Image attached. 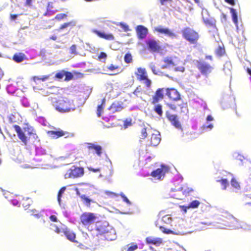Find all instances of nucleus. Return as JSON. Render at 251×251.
<instances>
[{
  "label": "nucleus",
  "mask_w": 251,
  "mask_h": 251,
  "mask_svg": "<svg viewBox=\"0 0 251 251\" xmlns=\"http://www.w3.org/2000/svg\"><path fill=\"white\" fill-rule=\"evenodd\" d=\"M52 105L57 111L61 113L69 112L71 109V104L70 101L64 98L56 100L53 102Z\"/></svg>",
  "instance_id": "nucleus-1"
},
{
  "label": "nucleus",
  "mask_w": 251,
  "mask_h": 251,
  "mask_svg": "<svg viewBox=\"0 0 251 251\" xmlns=\"http://www.w3.org/2000/svg\"><path fill=\"white\" fill-rule=\"evenodd\" d=\"M96 219V215L91 212H84L80 217V223L87 228L92 224H93Z\"/></svg>",
  "instance_id": "nucleus-2"
},
{
  "label": "nucleus",
  "mask_w": 251,
  "mask_h": 251,
  "mask_svg": "<svg viewBox=\"0 0 251 251\" xmlns=\"http://www.w3.org/2000/svg\"><path fill=\"white\" fill-rule=\"evenodd\" d=\"M182 35L184 39L192 44L196 43L199 38L198 33L190 27L182 30Z\"/></svg>",
  "instance_id": "nucleus-3"
},
{
  "label": "nucleus",
  "mask_w": 251,
  "mask_h": 251,
  "mask_svg": "<svg viewBox=\"0 0 251 251\" xmlns=\"http://www.w3.org/2000/svg\"><path fill=\"white\" fill-rule=\"evenodd\" d=\"M84 174V169L82 167H78L73 166L68 171L66 176V177L70 178H76L81 177Z\"/></svg>",
  "instance_id": "nucleus-4"
},
{
  "label": "nucleus",
  "mask_w": 251,
  "mask_h": 251,
  "mask_svg": "<svg viewBox=\"0 0 251 251\" xmlns=\"http://www.w3.org/2000/svg\"><path fill=\"white\" fill-rule=\"evenodd\" d=\"M135 74L137 75V78L142 81L146 86L150 87L151 81L148 78L147 72L145 68H138Z\"/></svg>",
  "instance_id": "nucleus-5"
},
{
  "label": "nucleus",
  "mask_w": 251,
  "mask_h": 251,
  "mask_svg": "<svg viewBox=\"0 0 251 251\" xmlns=\"http://www.w3.org/2000/svg\"><path fill=\"white\" fill-rule=\"evenodd\" d=\"M169 167L165 165H162L161 167L152 171L151 176L156 180H161L164 178L165 174L168 172Z\"/></svg>",
  "instance_id": "nucleus-6"
},
{
  "label": "nucleus",
  "mask_w": 251,
  "mask_h": 251,
  "mask_svg": "<svg viewBox=\"0 0 251 251\" xmlns=\"http://www.w3.org/2000/svg\"><path fill=\"white\" fill-rule=\"evenodd\" d=\"M230 221V224L228 225V226L233 228H244L246 230L249 229V226L246 225L243 222H239L237 219L234 217L233 216H229L228 219Z\"/></svg>",
  "instance_id": "nucleus-7"
},
{
  "label": "nucleus",
  "mask_w": 251,
  "mask_h": 251,
  "mask_svg": "<svg viewBox=\"0 0 251 251\" xmlns=\"http://www.w3.org/2000/svg\"><path fill=\"white\" fill-rule=\"evenodd\" d=\"M149 50L152 52L158 51L160 50V42L158 40L150 39L146 42Z\"/></svg>",
  "instance_id": "nucleus-8"
},
{
  "label": "nucleus",
  "mask_w": 251,
  "mask_h": 251,
  "mask_svg": "<svg viewBox=\"0 0 251 251\" xmlns=\"http://www.w3.org/2000/svg\"><path fill=\"white\" fill-rule=\"evenodd\" d=\"M86 148L88 151L95 152L99 156H100L102 154V148L99 145L92 143H87L86 144Z\"/></svg>",
  "instance_id": "nucleus-9"
},
{
  "label": "nucleus",
  "mask_w": 251,
  "mask_h": 251,
  "mask_svg": "<svg viewBox=\"0 0 251 251\" xmlns=\"http://www.w3.org/2000/svg\"><path fill=\"white\" fill-rule=\"evenodd\" d=\"M198 67L201 73L204 75H207L210 73L213 70L212 67L204 61L199 62Z\"/></svg>",
  "instance_id": "nucleus-10"
},
{
  "label": "nucleus",
  "mask_w": 251,
  "mask_h": 251,
  "mask_svg": "<svg viewBox=\"0 0 251 251\" xmlns=\"http://www.w3.org/2000/svg\"><path fill=\"white\" fill-rule=\"evenodd\" d=\"M154 30L160 33L163 34L165 36L172 39L176 37V35L168 28L164 27L162 26H158L154 28Z\"/></svg>",
  "instance_id": "nucleus-11"
},
{
  "label": "nucleus",
  "mask_w": 251,
  "mask_h": 251,
  "mask_svg": "<svg viewBox=\"0 0 251 251\" xmlns=\"http://www.w3.org/2000/svg\"><path fill=\"white\" fill-rule=\"evenodd\" d=\"M166 116L172 125H173L176 128L182 130L181 125L178 121L177 115L172 114L167 112L166 113Z\"/></svg>",
  "instance_id": "nucleus-12"
},
{
  "label": "nucleus",
  "mask_w": 251,
  "mask_h": 251,
  "mask_svg": "<svg viewBox=\"0 0 251 251\" xmlns=\"http://www.w3.org/2000/svg\"><path fill=\"white\" fill-rule=\"evenodd\" d=\"M165 94L168 96L170 99L175 101H177L180 99V94L176 89L173 88H166V90H165Z\"/></svg>",
  "instance_id": "nucleus-13"
},
{
  "label": "nucleus",
  "mask_w": 251,
  "mask_h": 251,
  "mask_svg": "<svg viewBox=\"0 0 251 251\" xmlns=\"http://www.w3.org/2000/svg\"><path fill=\"white\" fill-rule=\"evenodd\" d=\"M110 228V227L108 226V223L105 221H99L97 222L96 225V230L100 235L105 233Z\"/></svg>",
  "instance_id": "nucleus-14"
},
{
  "label": "nucleus",
  "mask_w": 251,
  "mask_h": 251,
  "mask_svg": "<svg viewBox=\"0 0 251 251\" xmlns=\"http://www.w3.org/2000/svg\"><path fill=\"white\" fill-rule=\"evenodd\" d=\"M202 6L203 5L202 4V6L201 7L202 9L201 16L203 22L206 25H213L214 24V21L210 17L207 10L204 8Z\"/></svg>",
  "instance_id": "nucleus-15"
},
{
  "label": "nucleus",
  "mask_w": 251,
  "mask_h": 251,
  "mask_svg": "<svg viewBox=\"0 0 251 251\" xmlns=\"http://www.w3.org/2000/svg\"><path fill=\"white\" fill-rule=\"evenodd\" d=\"M13 127L14 128L15 131L17 133V135L18 138L21 140V141L23 143L24 145H27V138L25 136L24 132L23 131L21 127L17 125H14Z\"/></svg>",
  "instance_id": "nucleus-16"
},
{
  "label": "nucleus",
  "mask_w": 251,
  "mask_h": 251,
  "mask_svg": "<svg viewBox=\"0 0 251 251\" xmlns=\"http://www.w3.org/2000/svg\"><path fill=\"white\" fill-rule=\"evenodd\" d=\"M13 127L14 128L15 131L17 133V135L18 138L21 140V141L23 143L24 145H27V138L25 136L24 132L23 131L21 127L17 125H14Z\"/></svg>",
  "instance_id": "nucleus-17"
},
{
  "label": "nucleus",
  "mask_w": 251,
  "mask_h": 251,
  "mask_svg": "<svg viewBox=\"0 0 251 251\" xmlns=\"http://www.w3.org/2000/svg\"><path fill=\"white\" fill-rule=\"evenodd\" d=\"M151 134V144L152 146H156L158 145L161 140L160 133L158 131L153 130Z\"/></svg>",
  "instance_id": "nucleus-18"
},
{
  "label": "nucleus",
  "mask_w": 251,
  "mask_h": 251,
  "mask_svg": "<svg viewBox=\"0 0 251 251\" xmlns=\"http://www.w3.org/2000/svg\"><path fill=\"white\" fill-rule=\"evenodd\" d=\"M92 32L97 34L99 37L107 40H113L114 39L113 35L111 33H105L97 29H93Z\"/></svg>",
  "instance_id": "nucleus-19"
},
{
  "label": "nucleus",
  "mask_w": 251,
  "mask_h": 251,
  "mask_svg": "<svg viewBox=\"0 0 251 251\" xmlns=\"http://www.w3.org/2000/svg\"><path fill=\"white\" fill-rule=\"evenodd\" d=\"M66 132L61 129L56 130H50L47 132L48 135L50 137L54 139L63 136L65 135Z\"/></svg>",
  "instance_id": "nucleus-20"
},
{
  "label": "nucleus",
  "mask_w": 251,
  "mask_h": 251,
  "mask_svg": "<svg viewBox=\"0 0 251 251\" xmlns=\"http://www.w3.org/2000/svg\"><path fill=\"white\" fill-rule=\"evenodd\" d=\"M153 131V129L151 128L150 125L146 124H143V128L141 130V137L143 139L145 138L148 135L151 134Z\"/></svg>",
  "instance_id": "nucleus-21"
},
{
  "label": "nucleus",
  "mask_w": 251,
  "mask_h": 251,
  "mask_svg": "<svg viewBox=\"0 0 251 251\" xmlns=\"http://www.w3.org/2000/svg\"><path fill=\"white\" fill-rule=\"evenodd\" d=\"M137 33L140 39H144L148 33V29L142 25H138L137 27Z\"/></svg>",
  "instance_id": "nucleus-22"
},
{
  "label": "nucleus",
  "mask_w": 251,
  "mask_h": 251,
  "mask_svg": "<svg viewBox=\"0 0 251 251\" xmlns=\"http://www.w3.org/2000/svg\"><path fill=\"white\" fill-rule=\"evenodd\" d=\"M102 235H104V238L108 241L114 240L116 238V234L113 229L111 227L109 228L105 233Z\"/></svg>",
  "instance_id": "nucleus-23"
},
{
  "label": "nucleus",
  "mask_w": 251,
  "mask_h": 251,
  "mask_svg": "<svg viewBox=\"0 0 251 251\" xmlns=\"http://www.w3.org/2000/svg\"><path fill=\"white\" fill-rule=\"evenodd\" d=\"M64 234L69 240L71 242H75L76 237L75 234L70 229L65 228L64 230Z\"/></svg>",
  "instance_id": "nucleus-24"
},
{
  "label": "nucleus",
  "mask_w": 251,
  "mask_h": 251,
  "mask_svg": "<svg viewBox=\"0 0 251 251\" xmlns=\"http://www.w3.org/2000/svg\"><path fill=\"white\" fill-rule=\"evenodd\" d=\"M26 58L25 55L22 52L16 53L14 54L12 59L16 63H21Z\"/></svg>",
  "instance_id": "nucleus-25"
},
{
  "label": "nucleus",
  "mask_w": 251,
  "mask_h": 251,
  "mask_svg": "<svg viewBox=\"0 0 251 251\" xmlns=\"http://www.w3.org/2000/svg\"><path fill=\"white\" fill-rule=\"evenodd\" d=\"M137 209L136 206L132 204L126 198V214H133Z\"/></svg>",
  "instance_id": "nucleus-26"
},
{
  "label": "nucleus",
  "mask_w": 251,
  "mask_h": 251,
  "mask_svg": "<svg viewBox=\"0 0 251 251\" xmlns=\"http://www.w3.org/2000/svg\"><path fill=\"white\" fill-rule=\"evenodd\" d=\"M146 241L148 244H152L156 246H159L162 243V240L160 238H147Z\"/></svg>",
  "instance_id": "nucleus-27"
},
{
  "label": "nucleus",
  "mask_w": 251,
  "mask_h": 251,
  "mask_svg": "<svg viewBox=\"0 0 251 251\" xmlns=\"http://www.w3.org/2000/svg\"><path fill=\"white\" fill-rule=\"evenodd\" d=\"M230 10L232 15V21L238 29V16L236 10L233 8H230Z\"/></svg>",
  "instance_id": "nucleus-28"
},
{
  "label": "nucleus",
  "mask_w": 251,
  "mask_h": 251,
  "mask_svg": "<svg viewBox=\"0 0 251 251\" xmlns=\"http://www.w3.org/2000/svg\"><path fill=\"white\" fill-rule=\"evenodd\" d=\"M230 184L232 188L234 189V191L237 192L240 190L241 187L240 184L234 178H232Z\"/></svg>",
  "instance_id": "nucleus-29"
},
{
  "label": "nucleus",
  "mask_w": 251,
  "mask_h": 251,
  "mask_svg": "<svg viewBox=\"0 0 251 251\" xmlns=\"http://www.w3.org/2000/svg\"><path fill=\"white\" fill-rule=\"evenodd\" d=\"M75 22L74 21H72L68 23H64L59 26L58 30H62L68 27H74L75 25Z\"/></svg>",
  "instance_id": "nucleus-30"
},
{
  "label": "nucleus",
  "mask_w": 251,
  "mask_h": 251,
  "mask_svg": "<svg viewBox=\"0 0 251 251\" xmlns=\"http://www.w3.org/2000/svg\"><path fill=\"white\" fill-rule=\"evenodd\" d=\"M164 62L165 63L164 65H162V69H165L169 67L171 65H174V63L172 61L171 57H167L164 59Z\"/></svg>",
  "instance_id": "nucleus-31"
},
{
  "label": "nucleus",
  "mask_w": 251,
  "mask_h": 251,
  "mask_svg": "<svg viewBox=\"0 0 251 251\" xmlns=\"http://www.w3.org/2000/svg\"><path fill=\"white\" fill-rule=\"evenodd\" d=\"M80 198L81 199L83 203L87 206H90L91 203L92 202H94L92 200L90 199L88 197H86L84 195L80 196Z\"/></svg>",
  "instance_id": "nucleus-32"
},
{
  "label": "nucleus",
  "mask_w": 251,
  "mask_h": 251,
  "mask_svg": "<svg viewBox=\"0 0 251 251\" xmlns=\"http://www.w3.org/2000/svg\"><path fill=\"white\" fill-rule=\"evenodd\" d=\"M49 78V75H43L41 77L37 76H34L32 77V80L35 83H37L38 81L42 80V81H45Z\"/></svg>",
  "instance_id": "nucleus-33"
},
{
  "label": "nucleus",
  "mask_w": 251,
  "mask_h": 251,
  "mask_svg": "<svg viewBox=\"0 0 251 251\" xmlns=\"http://www.w3.org/2000/svg\"><path fill=\"white\" fill-rule=\"evenodd\" d=\"M217 182H220L222 186V189L226 190L227 186H228L229 183L227 181V179L222 178L221 179L217 180Z\"/></svg>",
  "instance_id": "nucleus-34"
},
{
  "label": "nucleus",
  "mask_w": 251,
  "mask_h": 251,
  "mask_svg": "<svg viewBox=\"0 0 251 251\" xmlns=\"http://www.w3.org/2000/svg\"><path fill=\"white\" fill-rule=\"evenodd\" d=\"M165 90H166V88H159L157 90L155 93V96L156 97L160 98V99H163L164 96V94H165Z\"/></svg>",
  "instance_id": "nucleus-35"
},
{
  "label": "nucleus",
  "mask_w": 251,
  "mask_h": 251,
  "mask_svg": "<svg viewBox=\"0 0 251 251\" xmlns=\"http://www.w3.org/2000/svg\"><path fill=\"white\" fill-rule=\"evenodd\" d=\"M231 67V64L229 62H226L224 67V70L225 72V74L227 75H230V68Z\"/></svg>",
  "instance_id": "nucleus-36"
},
{
  "label": "nucleus",
  "mask_w": 251,
  "mask_h": 251,
  "mask_svg": "<svg viewBox=\"0 0 251 251\" xmlns=\"http://www.w3.org/2000/svg\"><path fill=\"white\" fill-rule=\"evenodd\" d=\"M200 202L198 201L195 200V201H193L192 202H191L189 204L188 206H187V207H185V208H197V207H198L199 206V205H200Z\"/></svg>",
  "instance_id": "nucleus-37"
},
{
  "label": "nucleus",
  "mask_w": 251,
  "mask_h": 251,
  "mask_svg": "<svg viewBox=\"0 0 251 251\" xmlns=\"http://www.w3.org/2000/svg\"><path fill=\"white\" fill-rule=\"evenodd\" d=\"M65 190H66V187H63L59 190V191L58 193L57 201H58L59 204H60V203H61L62 195L64 193Z\"/></svg>",
  "instance_id": "nucleus-38"
},
{
  "label": "nucleus",
  "mask_w": 251,
  "mask_h": 251,
  "mask_svg": "<svg viewBox=\"0 0 251 251\" xmlns=\"http://www.w3.org/2000/svg\"><path fill=\"white\" fill-rule=\"evenodd\" d=\"M162 221L167 224H171L172 218L169 215H165L162 218Z\"/></svg>",
  "instance_id": "nucleus-39"
},
{
  "label": "nucleus",
  "mask_w": 251,
  "mask_h": 251,
  "mask_svg": "<svg viewBox=\"0 0 251 251\" xmlns=\"http://www.w3.org/2000/svg\"><path fill=\"white\" fill-rule=\"evenodd\" d=\"M154 110L155 112L157 113L159 116L162 115V106L160 104H156L154 106Z\"/></svg>",
  "instance_id": "nucleus-40"
},
{
  "label": "nucleus",
  "mask_w": 251,
  "mask_h": 251,
  "mask_svg": "<svg viewBox=\"0 0 251 251\" xmlns=\"http://www.w3.org/2000/svg\"><path fill=\"white\" fill-rule=\"evenodd\" d=\"M103 103H104V99L103 100L102 103L101 104L98 105V107H97V114L99 117L101 116V113L103 111V106H102Z\"/></svg>",
  "instance_id": "nucleus-41"
},
{
  "label": "nucleus",
  "mask_w": 251,
  "mask_h": 251,
  "mask_svg": "<svg viewBox=\"0 0 251 251\" xmlns=\"http://www.w3.org/2000/svg\"><path fill=\"white\" fill-rule=\"evenodd\" d=\"M31 201L29 199L23 200L22 201V205L25 209H27L29 208L31 204Z\"/></svg>",
  "instance_id": "nucleus-42"
},
{
  "label": "nucleus",
  "mask_w": 251,
  "mask_h": 251,
  "mask_svg": "<svg viewBox=\"0 0 251 251\" xmlns=\"http://www.w3.org/2000/svg\"><path fill=\"white\" fill-rule=\"evenodd\" d=\"M67 17V14H64V13H60V14H58L56 15V16L55 17V19H56V20H58V21H60L61 20L66 18Z\"/></svg>",
  "instance_id": "nucleus-43"
},
{
  "label": "nucleus",
  "mask_w": 251,
  "mask_h": 251,
  "mask_svg": "<svg viewBox=\"0 0 251 251\" xmlns=\"http://www.w3.org/2000/svg\"><path fill=\"white\" fill-rule=\"evenodd\" d=\"M106 69L111 72H114L119 69V66L113 64H111L110 66L106 67Z\"/></svg>",
  "instance_id": "nucleus-44"
},
{
  "label": "nucleus",
  "mask_w": 251,
  "mask_h": 251,
  "mask_svg": "<svg viewBox=\"0 0 251 251\" xmlns=\"http://www.w3.org/2000/svg\"><path fill=\"white\" fill-rule=\"evenodd\" d=\"M202 127L203 129L207 131L212 129V128L213 127V126L212 124H208L207 123H206V124L203 125Z\"/></svg>",
  "instance_id": "nucleus-45"
},
{
  "label": "nucleus",
  "mask_w": 251,
  "mask_h": 251,
  "mask_svg": "<svg viewBox=\"0 0 251 251\" xmlns=\"http://www.w3.org/2000/svg\"><path fill=\"white\" fill-rule=\"evenodd\" d=\"M70 53L73 54H77L76 46L75 45H73L70 48Z\"/></svg>",
  "instance_id": "nucleus-46"
},
{
  "label": "nucleus",
  "mask_w": 251,
  "mask_h": 251,
  "mask_svg": "<svg viewBox=\"0 0 251 251\" xmlns=\"http://www.w3.org/2000/svg\"><path fill=\"white\" fill-rule=\"evenodd\" d=\"M64 75H65V80H69L73 78V75L71 72H64Z\"/></svg>",
  "instance_id": "nucleus-47"
},
{
  "label": "nucleus",
  "mask_w": 251,
  "mask_h": 251,
  "mask_svg": "<svg viewBox=\"0 0 251 251\" xmlns=\"http://www.w3.org/2000/svg\"><path fill=\"white\" fill-rule=\"evenodd\" d=\"M225 49L219 46L216 50V53L219 55H222L225 53Z\"/></svg>",
  "instance_id": "nucleus-48"
},
{
  "label": "nucleus",
  "mask_w": 251,
  "mask_h": 251,
  "mask_svg": "<svg viewBox=\"0 0 251 251\" xmlns=\"http://www.w3.org/2000/svg\"><path fill=\"white\" fill-rule=\"evenodd\" d=\"M106 58L107 54L104 52H100L98 56V59L100 60H101L102 59H104L105 60Z\"/></svg>",
  "instance_id": "nucleus-49"
},
{
  "label": "nucleus",
  "mask_w": 251,
  "mask_h": 251,
  "mask_svg": "<svg viewBox=\"0 0 251 251\" xmlns=\"http://www.w3.org/2000/svg\"><path fill=\"white\" fill-rule=\"evenodd\" d=\"M149 67L151 70L152 73L155 75H157L158 72L155 70V66L153 63H151L149 64Z\"/></svg>",
  "instance_id": "nucleus-50"
},
{
  "label": "nucleus",
  "mask_w": 251,
  "mask_h": 251,
  "mask_svg": "<svg viewBox=\"0 0 251 251\" xmlns=\"http://www.w3.org/2000/svg\"><path fill=\"white\" fill-rule=\"evenodd\" d=\"M55 76L57 78L62 79L64 76V71H62L56 73Z\"/></svg>",
  "instance_id": "nucleus-51"
},
{
  "label": "nucleus",
  "mask_w": 251,
  "mask_h": 251,
  "mask_svg": "<svg viewBox=\"0 0 251 251\" xmlns=\"http://www.w3.org/2000/svg\"><path fill=\"white\" fill-rule=\"evenodd\" d=\"M138 248L136 244H132L131 246L129 247L127 251H134Z\"/></svg>",
  "instance_id": "nucleus-52"
},
{
  "label": "nucleus",
  "mask_w": 251,
  "mask_h": 251,
  "mask_svg": "<svg viewBox=\"0 0 251 251\" xmlns=\"http://www.w3.org/2000/svg\"><path fill=\"white\" fill-rule=\"evenodd\" d=\"M132 59L131 55L129 53H126V63L132 62Z\"/></svg>",
  "instance_id": "nucleus-53"
},
{
  "label": "nucleus",
  "mask_w": 251,
  "mask_h": 251,
  "mask_svg": "<svg viewBox=\"0 0 251 251\" xmlns=\"http://www.w3.org/2000/svg\"><path fill=\"white\" fill-rule=\"evenodd\" d=\"M50 219L51 221L53 222H56L57 221V218L54 215H51L50 216Z\"/></svg>",
  "instance_id": "nucleus-54"
},
{
  "label": "nucleus",
  "mask_w": 251,
  "mask_h": 251,
  "mask_svg": "<svg viewBox=\"0 0 251 251\" xmlns=\"http://www.w3.org/2000/svg\"><path fill=\"white\" fill-rule=\"evenodd\" d=\"M161 99L160 98L156 97V96H154L153 97V100H152V103L155 104L156 103H157L159 100Z\"/></svg>",
  "instance_id": "nucleus-55"
},
{
  "label": "nucleus",
  "mask_w": 251,
  "mask_h": 251,
  "mask_svg": "<svg viewBox=\"0 0 251 251\" xmlns=\"http://www.w3.org/2000/svg\"><path fill=\"white\" fill-rule=\"evenodd\" d=\"M88 170L90 171H92L94 173H96V172H99L100 171V168H93L92 167H89L88 168Z\"/></svg>",
  "instance_id": "nucleus-56"
},
{
  "label": "nucleus",
  "mask_w": 251,
  "mask_h": 251,
  "mask_svg": "<svg viewBox=\"0 0 251 251\" xmlns=\"http://www.w3.org/2000/svg\"><path fill=\"white\" fill-rule=\"evenodd\" d=\"M168 105L172 110H176V106L174 103H168Z\"/></svg>",
  "instance_id": "nucleus-57"
},
{
  "label": "nucleus",
  "mask_w": 251,
  "mask_h": 251,
  "mask_svg": "<svg viewBox=\"0 0 251 251\" xmlns=\"http://www.w3.org/2000/svg\"><path fill=\"white\" fill-rule=\"evenodd\" d=\"M175 70L176 71H180V72H184V68L182 66H179L175 68Z\"/></svg>",
  "instance_id": "nucleus-58"
},
{
  "label": "nucleus",
  "mask_w": 251,
  "mask_h": 251,
  "mask_svg": "<svg viewBox=\"0 0 251 251\" xmlns=\"http://www.w3.org/2000/svg\"><path fill=\"white\" fill-rule=\"evenodd\" d=\"M225 1L232 5H234L235 4L234 0H225Z\"/></svg>",
  "instance_id": "nucleus-59"
},
{
  "label": "nucleus",
  "mask_w": 251,
  "mask_h": 251,
  "mask_svg": "<svg viewBox=\"0 0 251 251\" xmlns=\"http://www.w3.org/2000/svg\"><path fill=\"white\" fill-rule=\"evenodd\" d=\"M170 1H171V0H160V3L162 5H166Z\"/></svg>",
  "instance_id": "nucleus-60"
},
{
  "label": "nucleus",
  "mask_w": 251,
  "mask_h": 251,
  "mask_svg": "<svg viewBox=\"0 0 251 251\" xmlns=\"http://www.w3.org/2000/svg\"><path fill=\"white\" fill-rule=\"evenodd\" d=\"M213 120V118L212 117L211 115L207 116V117L206 118L207 122L212 121Z\"/></svg>",
  "instance_id": "nucleus-61"
},
{
  "label": "nucleus",
  "mask_w": 251,
  "mask_h": 251,
  "mask_svg": "<svg viewBox=\"0 0 251 251\" xmlns=\"http://www.w3.org/2000/svg\"><path fill=\"white\" fill-rule=\"evenodd\" d=\"M32 0H26L25 5L27 6H31Z\"/></svg>",
  "instance_id": "nucleus-62"
},
{
  "label": "nucleus",
  "mask_w": 251,
  "mask_h": 251,
  "mask_svg": "<svg viewBox=\"0 0 251 251\" xmlns=\"http://www.w3.org/2000/svg\"><path fill=\"white\" fill-rule=\"evenodd\" d=\"M55 229L54 230L55 232L57 233H59L61 232V229L57 227V226H55Z\"/></svg>",
  "instance_id": "nucleus-63"
},
{
  "label": "nucleus",
  "mask_w": 251,
  "mask_h": 251,
  "mask_svg": "<svg viewBox=\"0 0 251 251\" xmlns=\"http://www.w3.org/2000/svg\"><path fill=\"white\" fill-rule=\"evenodd\" d=\"M18 17V15L15 14H11L10 18L12 20H15Z\"/></svg>",
  "instance_id": "nucleus-64"
}]
</instances>
